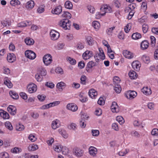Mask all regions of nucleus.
Masks as SVG:
<instances>
[{
  "label": "nucleus",
  "mask_w": 158,
  "mask_h": 158,
  "mask_svg": "<svg viewBox=\"0 0 158 158\" xmlns=\"http://www.w3.org/2000/svg\"><path fill=\"white\" fill-rule=\"evenodd\" d=\"M64 6L66 8L71 9L73 8V4L72 2L69 1H67L65 3Z\"/></svg>",
  "instance_id": "31"
},
{
  "label": "nucleus",
  "mask_w": 158,
  "mask_h": 158,
  "mask_svg": "<svg viewBox=\"0 0 158 158\" xmlns=\"http://www.w3.org/2000/svg\"><path fill=\"white\" fill-rule=\"evenodd\" d=\"M142 61L145 63L148 64L150 62V60L148 56L146 55H143L141 58Z\"/></svg>",
  "instance_id": "36"
},
{
  "label": "nucleus",
  "mask_w": 158,
  "mask_h": 158,
  "mask_svg": "<svg viewBox=\"0 0 158 158\" xmlns=\"http://www.w3.org/2000/svg\"><path fill=\"white\" fill-rule=\"evenodd\" d=\"M34 6V2L33 1L31 0L27 3L26 7L28 9H32Z\"/></svg>",
  "instance_id": "26"
},
{
  "label": "nucleus",
  "mask_w": 158,
  "mask_h": 158,
  "mask_svg": "<svg viewBox=\"0 0 158 158\" xmlns=\"http://www.w3.org/2000/svg\"><path fill=\"white\" fill-rule=\"evenodd\" d=\"M71 23L68 19H63L60 20L59 24L64 29L69 30L70 28Z\"/></svg>",
  "instance_id": "1"
},
{
  "label": "nucleus",
  "mask_w": 158,
  "mask_h": 158,
  "mask_svg": "<svg viewBox=\"0 0 158 158\" xmlns=\"http://www.w3.org/2000/svg\"><path fill=\"white\" fill-rule=\"evenodd\" d=\"M131 37L133 39L138 40L141 38V34L139 33L136 32L133 34Z\"/></svg>",
  "instance_id": "30"
},
{
  "label": "nucleus",
  "mask_w": 158,
  "mask_h": 158,
  "mask_svg": "<svg viewBox=\"0 0 158 158\" xmlns=\"http://www.w3.org/2000/svg\"><path fill=\"white\" fill-rule=\"evenodd\" d=\"M142 92L146 95H149L152 94V91L151 89L148 88V87L143 88L142 89Z\"/></svg>",
  "instance_id": "23"
},
{
  "label": "nucleus",
  "mask_w": 158,
  "mask_h": 158,
  "mask_svg": "<svg viewBox=\"0 0 158 158\" xmlns=\"http://www.w3.org/2000/svg\"><path fill=\"white\" fill-rule=\"evenodd\" d=\"M152 33L158 35V27H153L152 29Z\"/></svg>",
  "instance_id": "64"
},
{
  "label": "nucleus",
  "mask_w": 158,
  "mask_h": 158,
  "mask_svg": "<svg viewBox=\"0 0 158 158\" xmlns=\"http://www.w3.org/2000/svg\"><path fill=\"white\" fill-rule=\"evenodd\" d=\"M67 60L72 65H74L76 63V60L70 57H68L67 58Z\"/></svg>",
  "instance_id": "41"
},
{
  "label": "nucleus",
  "mask_w": 158,
  "mask_h": 158,
  "mask_svg": "<svg viewBox=\"0 0 158 158\" xmlns=\"http://www.w3.org/2000/svg\"><path fill=\"white\" fill-rule=\"evenodd\" d=\"M132 66L135 70L138 71L139 68V61L135 60L132 63Z\"/></svg>",
  "instance_id": "17"
},
{
  "label": "nucleus",
  "mask_w": 158,
  "mask_h": 158,
  "mask_svg": "<svg viewBox=\"0 0 158 158\" xmlns=\"http://www.w3.org/2000/svg\"><path fill=\"white\" fill-rule=\"evenodd\" d=\"M61 16L62 17L66 18L65 19H69L71 18L72 15L69 12L64 11Z\"/></svg>",
  "instance_id": "29"
},
{
  "label": "nucleus",
  "mask_w": 158,
  "mask_h": 158,
  "mask_svg": "<svg viewBox=\"0 0 158 158\" xmlns=\"http://www.w3.org/2000/svg\"><path fill=\"white\" fill-rule=\"evenodd\" d=\"M25 54L27 58L31 60L34 59L36 57V54L31 50L26 51L25 52Z\"/></svg>",
  "instance_id": "5"
},
{
  "label": "nucleus",
  "mask_w": 158,
  "mask_h": 158,
  "mask_svg": "<svg viewBox=\"0 0 158 158\" xmlns=\"http://www.w3.org/2000/svg\"><path fill=\"white\" fill-rule=\"evenodd\" d=\"M38 72L42 76H45L47 75L46 70L44 68L42 67L38 69Z\"/></svg>",
  "instance_id": "19"
},
{
  "label": "nucleus",
  "mask_w": 158,
  "mask_h": 158,
  "mask_svg": "<svg viewBox=\"0 0 158 158\" xmlns=\"http://www.w3.org/2000/svg\"><path fill=\"white\" fill-rule=\"evenodd\" d=\"M149 44L148 41L146 40L143 41L141 44V48L143 50H144L147 49L148 47Z\"/></svg>",
  "instance_id": "22"
},
{
  "label": "nucleus",
  "mask_w": 158,
  "mask_h": 158,
  "mask_svg": "<svg viewBox=\"0 0 158 158\" xmlns=\"http://www.w3.org/2000/svg\"><path fill=\"white\" fill-rule=\"evenodd\" d=\"M78 66L80 67L81 69L83 68L85 66V63L83 61H81L79 62Z\"/></svg>",
  "instance_id": "61"
},
{
  "label": "nucleus",
  "mask_w": 158,
  "mask_h": 158,
  "mask_svg": "<svg viewBox=\"0 0 158 158\" xmlns=\"http://www.w3.org/2000/svg\"><path fill=\"white\" fill-rule=\"evenodd\" d=\"M114 89L116 93L119 94L121 91V88L120 85H117L114 86Z\"/></svg>",
  "instance_id": "43"
},
{
  "label": "nucleus",
  "mask_w": 158,
  "mask_h": 158,
  "mask_svg": "<svg viewBox=\"0 0 158 158\" xmlns=\"http://www.w3.org/2000/svg\"><path fill=\"white\" fill-rule=\"evenodd\" d=\"M86 77L85 75H82L81 77V83L82 84L85 85Z\"/></svg>",
  "instance_id": "46"
},
{
  "label": "nucleus",
  "mask_w": 158,
  "mask_h": 158,
  "mask_svg": "<svg viewBox=\"0 0 158 158\" xmlns=\"http://www.w3.org/2000/svg\"><path fill=\"white\" fill-rule=\"evenodd\" d=\"M52 128L54 129H55L56 128L58 127V125H57V123L56 121H53L52 124Z\"/></svg>",
  "instance_id": "56"
},
{
  "label": "nucleus",
  "mask_w": 158,
  "mask_h": 158,
  "mask_svg": "<svg viewBox=\"0 0 158 158\" xmlns=\"http://www.w3.org/2000/svg\"><path fill=\"white\" fill-rule=\"evenodd\" d=\"M45 85L51 89L53 88L54 87V84L52 82H47L45 84Z\"/></svg>",
  "instance_id": "51"
},
{
  "label": "nucleus",
  "mask_w": 158,
  "mask_h": 158,
  "mask_svg": "<svg viewBox=\"0 0 158 158\" xmlns=\"http://www.w3.org/2000/svg\"><path fill=\"white\" fill-rule=\"evenodd\" d=\"M98 103L101 105H104L105 103V101L103 98L101 97H100L98 101Z\"/></svg>",
  "instance_id": "57"
},
{
  "label": "nucleus",
  "mask_w": 158,
  "mask_h": 158,
  "mask_svg": "<svg viewBox=\"0 0 158 158\" xmlns=\"http://www.w3.org/2000/svg\"><path fill=\"white\" fill-rule=\"evenodd\" d=\"M86 42L89 45H92L94 44V40L92 37L89 36H88L86 37Z\"/></svg>",
  "instance_id": "27"
},
{
  "label": "nucleus",
  "mask_w": 158,
  "mask_h": 158,
  "mask_svg": "<svg viewBox=\"0 0 158 158\" xmlns=\"http://www.w3.org/2000/svg\"><path fill=\"white\" fill-rule=\"evenodd\" d=\"M116 120L121 125L124 122V120L122 117L121 116H118L116 118Z\"/></svg>",
  "instance_id": "39"
},
{
  "label": "nucleus",
  "mask_w": 158,
  "mask_h": 158,
  "mask_svg": "<svg viewBox=\"0 0 158 158\" xmlns=\"http://www.w3.org/2000/svg\"><path fill=\"white\" fill-rule=\"evenodd\" d=\"M148 26L147 25L145 24L142 25L143 31L144 33H146L148 29Z\"/></svg>",
  "instance_id": "55"
},
{
  "label": "nucleus",
  "mask_w": 158,
  "mask_h": 158,
  "mask_svg": "<svg viewBox=\"0 0 158 158\" xmlns=\"http://www.w3.org/2000/svg\"><path fill=\"white\" fill-rule=\"evenodd\" d=\"M16 59V57L13 53H9L7 55V60L10 63L14 62Z\"/></svg>",
  "instance_id": "15"
},
{
  "label": "nucleus",
  "mask_w": 158,
  "mask_h": 158,
  "mask_svg": "<svg viewBox=\"0 0 158 158\" xmlns=\"http://www.w3.org/2000/svg\"><path fill=\"white\" fill-rule=\"evenodd\" d=\"M97 65L96 63L93 61H90L87 64L85 68L86 70L88 73H90L92 71L91 69Z\"/></svg>",
  "instance_id": "6"
},
{
  "label": "nucleus",
  "mask_w": 158,
  "mask_h": 158,
  "mask_svg": "<svg viewBox=\"0 0 158 158\" xmlns=\"http://www.w3.org/2000/svg\"><path fill=\"white\" fill-rule=\"evenodd\" d=\"M24 129V126L23 125H21L19 124V126H17L16 130L18 131H21Z\"/></svg>",
  "instance_id": "59"
},
{
  "label": "nucleus",
  "mask_w": 158,
  "mask_h": 158,
  "mask_svg": "<svg viewBox=\"0 0 158 158\" xmlns=\"http://www.w3.org/2000/svg\"><path fill=\"white\" fill-rule=\"evenodd\" d=\"M123 54L124 57L128 59H131L134 56L132 53L126 50L123 51Z\"/></svg>",
  "instance_id": "13"
},
{
  "label": "nucleus",
  "mask_w": 158,
  "mask_h": 158,
  "mask_svg": "<svg viewBox=\"0 0 158 158\" xmlns=\"http://www.w3.org/2000/svg\"><path fill=\"white\" fill-rule=\"evenodd\" d=\"M72 85L73 88L76 89H78L80 87V85L79 84L75 82H73Z\"/></svg>",
  "instance_id": "60"
},
{
  "label": "nucleus",
  "mask_w": 158,
  "mask_h": 158,
  "mask_svg": "<svg viewBox=\"0 0 158 158\" xmlns=\"http://www.w3.org/2000/svg\"><path fill=\"white\" fill-rule=\"evenodd\" d=\"M62 11V7L60 5H59L54 9L52 10L51 12L53 14L56 15L60 14Z\"/></svg>",
  "instance_id": "9"
},
{
  "label": "nucleus",
  "mask_w": 158,
  "mask_h": 158,
  "mask_svg": "<svg viewBox=\"0 0 158 158\" xmlns=\"http://www.w3.org/2000/svg\"><path fill=\"white\" fill-rule=\"evenodd\" d=\"M94 57L97 62H98L101 59L102 60L105 59V57L104 52H102L101 54L97 53Z\"/></svg>",
  "instance_id": "11"
},
{
  "label": "nucleus",
  "mask_w": 158,
  "mask_h": 158,
  "mask_svg": "<svg viewBox=\"0 0 158 158\" xmlns=\"http://www.w3.org/2000/svg\"><path fill=\"white\" fill-rule=\"evenodd\" d=\"M0 157L1 158H9V156L7 152H2L0 154Z\"/></svg>",
  "instance_id": "47"
},
{
  "label": "nucleus",
  "mask_w": 158,
  "mask_h": 158,
  "mask_svg": "<svg viewBox=\"0 0 158 158\" xmlns=\"http://www.w3.org/2000/svg\"><path fill=\"white\" fill-rule=\"evenodd\" d=\"M28 148L29 150L33 151L37 149L38 148V147L37 145L33 144L32 145H30Z\"/></svg>",
  "instance_id": "34"
},
{
  "label": "nucleus",
  "mask_w": 158,
  "mask_h": 158,
  "mask_svg": "<svg viewBox=\"0 0 158 158\" xmlns=\"http://www.w3.org/2000/svg\"><path fill=\"white\" fill-rule=\"evenodd\" d=\"M65 84L63 82H60L58 83L56 85V87L59 89L60 91H62L63 90L62 87L65 86Z\"/></svg>",
  "instance_id": "38"
},
{
  "label": "nucleus",
  "mask_w": 158,
  "mask_h": 158,
  "mask_svg": "<svg viewBox=\"0 0 158 158\" xmlns=\"http://www.w3.org/2000/svg\"><path fill=\"white\" fill-rule=\"evenodd\" d=\"M88 93L90 97L92 98H94L98 94L97 92L94 89L89 90Z\"/></svg>",
  "instance_id": "20"
},
{
  "label": "nucleus",
  "mask_w": 158,
  "mask_h": 158,
  "mask_svg": "<svg viewBox=\"0 0 158 158\" xmlns=\"http://www.w3.org/2000/svg\"><path fill=\"white\" fill-rule=\"evenodd\" d=\"M6 127L10 130H12L13 129V127L9 122H6L5 123Z\"/></svg>",
  "instance_id": "42"
},
{
  "label": "nucleus",
  "mask_w": 158,
  "mask_h": 158,
  "mask_svg": "<svg viewBox=\"0 0 158 158\" xmlns=\"http://www.w3.org/2000/svg\"><path fill=\"white\" fill-rule=\"evenodd\" d=\"M101 10L102 11H105V13L102 14V16L104 15L106 13H109L110 12V11L111 8L110 7H108L107 6H103L101 7L100 8Z\"/></svg>",
  "instance_id": "16"
},
{
  "label": "nucleus",
  "mask_w": 158,
  "mask_h": 158,
  "mask_svg": "<svg viewBox=\"0 0 158 158\" xmlns=\"http://www.w3.org/2000/svg\"><path fill=\"white\" fill-rule=\"evenodd\" d=\"M7 109L8 111L12 115H14L16 113V107L14 106H9Z\"/></svg>",
  "instance_id": "10"
},
{
  "label": "nucleus",
  "mask_w": 158,
  "mask_h": 158,
  "mask_svg": "<svg viewBox=\"0 0 158 158\" xmlns=\"http://www.w3.org/2000/svg\"><path fill=\"white\" fill-rule=\"evenodd\" d=\"M43 60L44 63L46 65H48L52 62V57L50 54H47L44 56Z\"/></svg>",
  "instance_id": "2"
},
{
  "label": "nucleus",
  "mask_w": 158,
  "mask_h": 158,
  "mask_svg": "<svg viewBox=\"0 0 158 158\" xmlns=\"http://www.w3.org/2000/svg\"><path fill=\"white\" fill-rule=\"evenodd\" d=\"M152 135L154 136H158V129L157 128L153 129L151 132Z\"/></svg>",
  "instance_id": "54"
},
{
  "label": "nucleus",
  "mask_w": 158,
  "mask_h": 158,
  "mask_svg": "<svg viewBox=\"0 0 158 158\" xmlns=\"http://www.w3.org/2000/svg\"><path fill=\"white\" fill-rule=\"evenodd\" d=\"M92 135L94 136H98L99 134V132L98 130H92Z\"/></svg>",
  "instance_id": "52"
},
{
  "label": "nucleus",
  "mask_w": 158,
  "mask_h": 158,
  "mask_svg": "<svg viewBox=\"0 0 158 158\" xmlns=\"http://www.w3.org/2000/svg\"><path fill=\"white\" fill-rule=\"evenodd\" d=\"M76 126L77 125L75 123H72L68 127L70 129L75 130L76 129Z\"/></svg>",
  "instance_id": "49"
},
{
  "label": "nucleus",
  "mask_w": 158,
  "mask_h": 158,
  "mask_svg": "<svg viewBox=\"0 0 158 158\" xmlns=\"http://www.w3.org/2000/svg\"><path fill=\"white\" fill-rule=\"evenodd\" d=\"M97 149L93 147H91L89 148V153L91 155L94 156L96 155L95 152H97Z\"/></svg>",
  "instance_id": "25"
},
{
  "label": "nucleus",
  "mask_w": 158,
  "mask_h": 158,
  "mask_svg": "<svg viewBox=\"0 0 158 158\" xmlns=\"http://www.w3.org/2000/svg\"><path fill=\"white\" fill-rule=\"evenodd\" d=\"M24 41L27 45H32L34 43V40L30 37H27L24 39Z\"/></svg>",
  "instance_id": "21"
},
{
  "label": "nucleus",
  "mask_w": 158,
  "mask_h": 158,
  "mask_svg": "<svg viewBox=\"0 0 158 158\" xmlns=\"http://www.w3.org/2000/svg\"><path fill=\"white\" fill-rule=\"evenodd\" d=\"M50 35L51 39L53 40H56L59 37L60 35L59 32L54 30H52L50 32Z\"/></svg>",
  "instance_id": "7"
},
{
  "label": "nucleus",
  "mask_w": 158,
  "mask_h": 158,
  "mask_svg": "<svg viewBox=\"0 0 158 158\" xmlns=\"http://www.w3.org/2000/svg\"><path fill=\"white\" fill-rule=\"evenodd\" d=\"M126 97L131 100L134 98L137 95V93L133 90H129L127 91L125 94Z\"/></svg>",
  "instance_id": "4"
},
{
  "label": "nucleus",
  "mask_w": 158,
  "mask_h": 158,
  "mask_svg": "<svg viewBox=\"0 0 158 158\" xmlns=\"http://www.w3.org/2000/svg\"><path fill=\"white\" fill-rule=\"evenodd\" d=\"M92 26L95 29H98L100 26V24L98 22L94 21L93 22Z\"/></svg>",
  "instance_id": "44"
},
{
  "label": "nucleus",
  "mask_w": 158,
  "mask_h": 158,
  "mask_svg": "<svg viewBox=\"0 0 158 158\" xmlns=\"http://www.w3.org/2000/svg\"><path fill=\"white\" fill-rule=\"evenodd\" d=\"M150 39L151 40V45L152 46H155L156 42V38L154 36H150Z\"/></svg>",
  "instance_id": "45"
},
{
  "label": "nucleus",
  "mask_w": 158,
  "mask_h": 158,
  "mask_svg": "<svg viewBox=\"0 0 158 158\" xmlns=\"http://www.w3.org/2000/svg\"><path fill=\"white\" fill-rule=\"evenodd\" d=\"M37 98L40 101L42 102L45 99L46 96H42V95H39L37 96Z\"/></svg>",
  "instance_id": "62"
},
{
  "label": "nucleus",
  "mask_w": 158,
  "mask_h": 158,
  "mask_svg": "<svg viewBox=\"0 0 158 158\" xmlns=\"http://www.w3.org/2000/svg\"><path fill=\"white\" fill-rule=\"evenodd\" d=\"M27 88L28 89L29 92L30 93L35 92L37 89L36 85L35 84H34L33 85L31 84L28 85L27 86Z\"/></svg>",
  "instance_id": "12"
},
{
  "label": "nucleus",
  "mask_w": 158,
  "mask_h": 158,
  "mask_svg": "<svg viewBox=\"0 0 158 158\" xmlns=\"http://www.w3.org/2000/svg\"><path fill=\"white\" fill-rule=\"evenodd\" d=\"M56 72L60 74H62L64 73V71L63 69L60 67H58L56 69Z\"/></svg>",
  "instance_id": "48"
},
{
  "label": "nucleus",
  "mask_w": 158,
  "mask_h": 158,
  "mask_svg": "<svg viewBox=\"0 0 158 158\" xmlns=\"http://www.w3.org/2000/svg\"><path fill=\"white\" fill-rule=\"evenodd\" d=\"M67 107L68 109L73 111H76L78 109L77 106L76 105L73 103L68 104L67 106Z\"/></svg>",
  "instance_id": "14"
},
{
  "label": "nucleus",
  "mask_w": 158,
  "mask_h": 158,
  "mask_svg": "<svg viewBox=\"0 0 158 158\" xmlns=\"http://www.w3.org/2000/svg\"><path fill=\"white\" fill-rule=\"evenodd\" d=\"M20 96L24 100H26L27 98V94L24 92H21L19 94Z\"/></svg>",
  "instance_id": "58"
},
{
  "label": "nucleus",
  "mask_w": 158,
  "mask_h": 158,
  "mask_svg": "<svg viewBox=\"0 0 158 158\" xmlns=\"http://www.w3.org/2000/svg\"><path fill=\"white\" fill-rule=\"evenodd\" d=\"M35 78L38 82H41L43 80V77H41L39 73H37L35 75Z\"/></svg>",
  "instance_id": "53"
},
{
  "label": "nucleus",
  "mask_w": 158,
  "mask_h": 158,
  "mask_svg": "<svg viewBox=\"0 0 158 158\" xmlns=\"http://www.w3.org/2000/svg\"><path fill=\"white\" fill-rule=\"evenodd\" d=\"M111 109L113 112L118 113L119 111L118 106L117 103L115 102H113L112 103L111 106Z\"/></svg>",
  "instance_id": "8"
},
{
  "label": "nucleus",
  "mask_w": 158,
  "mask_h": 158,
  "mask_svg": "<svg viewBox=\"0 0 158 158\" xmlns=\"http://www.w3.org/2000/svg\"><path fill=\"white\" fill-rule=\"evenodd\" d=\"M28 139L31 142H33L35 141L37 139L35 135L32 134H31L28 137Z\"/></svg>",
  "instance_id": "50"
},
{
  "label": "nucleus",
  "mask_w": 158,
  "mask_h": 158,
  "mask_svg": "<svg viewBox=\"0 0 158 158\" xmlns=\"http://www.w3.org/2000/svg\"><path fill=\"white\" fill-rule=\"evenodd\" d=\"M26 22L27 23L25 22H22L18 23V26L19 27H23L29 25L30 24L29 23H30V22L28 21H27Z\"/></svg>",
  "instance_id": "35"
},
{
  "label": "nucleus",
  "mask_w": 158,
  "mask_h": 158,
  "mask_svg": "<svg viewBox=\"0 0 158 158\" xmlns=\"http://www.w3.org/2000/svg\"><path fill=\"white\" fill-rule=\"evenodd\" d=\"M73 152L76 156L80 157L83 156L84 151L80 148L76 147L73 149Z\"/></svg>",
  "instance_id": "3"
},
{
  "label": "nucleus",
  "mask_w": 158,
  "mask_h": 158,
  "mask_svg": "<svg viewBox=\"0 0 158 158\" xmlns=\"http://www.w3.org/2000/svg\"><path fill=\"white\" fill-rule=\"evenodd\" d=\"M88 9L91 13H94V12L95 11L94 8L93 7L91 6H88Z\"/></svg>",
  "instance_id": "63"
},
{
  "label": "nucleus",
  "mask_w": 158,
  "mask_h": 158,
  "mask_svg": "<svg viewBox=\"0 0 158 158\" xmlns=\"http://www.w3.org/2000/svg\"><path fill=\"white\" fill-rule=\"evenodd\" d=\"M129 76L131 79H134L137 77V74L134 71L131 70L129 73Z\"/></svg>",
  "instance_id": "24"
},
{
  "label": "nucleus",
  "mask_w": 158,
  "mask_h": 158,
  "mask_svg": "<svg viewBox=\"0 0 158 158\" xmlns=\"http://www.w3.org/2000/svg\"><path fill=\"white\" fill-rule=\"evenodd\" d=\"M0 114L1 117L4 119H8L9 118V115L8 113L3 110H0Z\"/></svg>",
  "instance_id": "18"
},
{
  "label": "nucleus",
  "mask_w": 158,
  "mask_h": 158,
  "mask_svg": "<svg viewBox=\"0 0 158 158\" xmlns=\"http://www.w3.org/2000/svg\"><path fill=\"white\" fill-rule=\"evenodd\" d=\"M53 147L54 150L58 152H61L64 149L63 146L61 145H54Z\"/></svg>",
  "instance_id": "28"
},
{
  "label": "nucleus",
  "mask_w": 158,
  "mask_h": 158,
  "mask_svg": "<svg viewBox=\"0 0 158 158\" xmlns=\"http://www.w3.org/2000/svg\"><path fill=\"white\" fill-rule=\"evenodd\" d=\"M4 84L9 88H11L13 85L10 81L7 78H6L4 81Z\"/></svg>",
  "instance_id": "33"
},
{
  "label": "nucleus",
  "mask_w": 158,
  "mask_h": 158,
  "mask_svg": "<svg viewBox=\"0 0 158 158\" xmlns=\"http://www.w3.org/2000/svg\"><path fill=\"white\" fill-rule=\"evenodd\" d=\"M9 94L13 99H17L19 98V95L18 94L14 91H10Z\"/></svg>",
  "instance_id": "32"
},
{
  "label": "nucleus",
  "mask_w": 158,
  "mask_h": 158,
  "mask_svg": "<svg viewBox=\"0 0 158 158\" xmlns=\"http://www.w3.org/2000/svg\"><path fill=\"white\" fill-rule=\"evenodd\" d=\"M127 10H128V12L130 11L129 14L128 15V18L129 19H130L133 15L134 14V11L132 10L131 8L130 7H128L127 9Z\"/></svg>",
  "instance_id": "37"
},
{
  "label": "nucleus",
  "mask_w": 158,
  "mask_h": 158,
  "mask_svg": "<svg viewBox=\"0 0 158 158\" xmlns=\"http://www.w3.org/2000/svg\"><path fill=\"white\" fill-rule=\"evenodd\" d=\"M10 5L13 6H15L16 5H20L21 4L20 2L18 0H11L10 1Z\"/></svg>",
  "instance_id": "40"
}]
</instances>
